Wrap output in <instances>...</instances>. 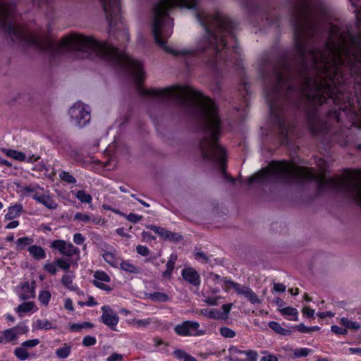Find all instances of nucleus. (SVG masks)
Listing matches in <instances>:
<instances>
[{
    "mask_svg": "<svg viewBox=\"0 0 361 361\" xmlns=\"http://www.w3.org/2000/svg\"><path fill=\"white\" fill-rule=\"evenodd\" d=\"M292 7L295 54L269 64L263 73L271 116L284 140L293 126L288 103L297 106L302 100L310 130L324 135L340 122L336 106L355 110L346 84L361 86V36L353 35L347 25H331L326 42L319 44L316 18L326 13V6L319 0H293Z\"/></svg>",
    "mask_w": 361,
    "mask_h": 361,
    "instance_id": "nucleus-1",
    "label": "nucleus"
},
{
    "mask_svg": "<svg viewBox=\"0 0 361 361\" xmlns=\"http://www.w3.org/2000/svg\"><path fill=\"white\" fill-rule=\"evenodd\" d=\"M15 11L13 0H0V26L13 42L34 45L52 57L71 54L77 59L106 61L113 66L129 71L137 83V90L141 95L152 96L162 100L172 98L181 106L192 109L202 135L200 148L204 159L219 164L222 175L227 178L226 152L218 142L221 134V121L216 106L211 99L196 90L179 86L162 90H145L140 84L144 74L140 61L114 45L99 42L91 36L73 34L65 36L59 43L49 38L36 37L12 22Z\"/></svg>",
    "mask_w": 361,
    "mask_h": 361,
    "instance_id": "nucleus-2",
    "label": "nucleus"
},
{
    "mask_svg": "<svg viewBox=\"0 0 361 361\" xmlns=\"http://www.w3.org/2000/svg\"><path fill=\"white\" fill-rule=\"evenodd\" d=\"M195 16L204 30L202 38V51L211 48L212 59L209 63L215 66L219 61L223 60L221 51L226 48L228 39H234L233 31L235 24L226 16L216 13L209 14L203 11L197 10Z\"/></svg>",
    "mask_w": 361,
    "mask_h": 361,
    "instance_id": "nucleus-3",
    "label": "nucleus"
},
{
    "mask_svg": "<svg viewBox=\"0 0 361 361\" xmlns=\"http://www.w3.org/2000/svg\"><path fill=\"white\" fill-rule=\"evenodd\" d=\"M310 180H317L320 185L325 183L324 178L316 174L312 169L297 166L286 161H274L269 163L266 168L250 176L247 183L250 185L254 182L264 184L271 182L301 183Z\"/></svg>",
    "mask_w": 361,
    "mask_h": 361,
    "instance_id": "nucleus-4",
    "label": "nucleus"
},
{
    "mask_svg": "<svg viewBox=\"0 0 361 361\" xmlns=\"http://www.w3.org/2000/svg\"><path fill=\"white\" fill-rule=\"evenodd\" d=\"M197 0H159L153 8L154 20L152 34L155 42L166 52L174 56L187 55L190 53L188 49L174 50L166 45L168 38L172 33V19L169 12L173 8H196Z\"/></svg>",
    "mask_w": 361,
    "mask_h": 361,
    "instance_id": "nucleus-5",
    "label": "nucleus"
},
{
    "mask_svg": "<svg viewBox=\"0 0 361 361\" xmlns=\"http://www.w3.org/2000/svg\"><path fill=\"white\" fill-rule=\"evenodd\" d=\"M37 5L47 3L49 0H32ZM106 19L110 27V37H114L123 43L129 39L128 30L121 22V6L119 0H101Z\"/></svg>",
    "mask_w": 361,
    "mask_h": 361,
    "instance_id": "nucleus-6",
    "label": "nucleus"
},
{
    "mask_svg": "<svg viewBox=\"0 0 361 361\" xmlns=\"http://www.w3.org/2000/svg\"><path fill=\"white\" fill-rule=\"evenodd\" d=\"M331 185L353 199L361 207V169L346 171L339 179H332Z\"/></svg>",
    "mask_w": 361,
    "mask_h": 361,
    "instance_id": "nucleus-7",
    "label": "nucleus"
},
{
    "mask_svg": "<svg viewBox=\"0 0 361 361\" xmlns=\"http://www.w3.org/2000/svg\"><path fill=\"white\" fill-rule=\"evenodd\" d=\"M68 113L71 123L78 128L85 126L90 121V107L82 102L75 103L70 108Z\"/></svg>",
    "mask_w": 361,
    "mask_h": 361,
    "instance_id": "nucleus-8",
    "label": "nucleus"
},
{
    "mask_svg": "<svg viewBox=\"0 0 361 361\" xmlns=\"http://www.w3.org/2000/svg\"><path fill=\"white\" fill-rule=\"evenodd\" d=\"M200 324L195 321H185L174 328L176 334L181 336H200L203 331L199 330Z\"/></svg>",
    "mask_w": 361,
    "mask_h": 361,
    "instance_id": "nucleus-9",
    "label": "nucleus"
},
{
    "mask_svg": "<svg viewBox=\"0 0 361 361\" xmlns=\"http://www.w3.org/2000/svg\"><path fill=\"white\" fill-rule=\"evenodd\" d=\"M51 247L57 249L59 252L68 257H72L79 252V249L74 247L73 244L62 240H56L51 243Z\"/></svg>",
    "mask_w": 361,
    "mask_h": 361,
    "instance_id": "nucleus-10",
    "label": "nucleus"
},
{
    "mask_svg": "<svg viewBox=\"0 0 361 361\" xmlns=\"http://www.w3.org/2000/svg\"><path fill=\"white\" fill-rule=\"evenodd\" d=\"M102 310L103 312L102 315V322L109 326L111 329H114V327L118 322V316L109 306H103Z\"/></svg>",
    "mask_w": 361,
    "mask_h": 361,
    "instance_id": "nucleus-11",
    "label": "nucleus"
},
{
    "mask_svg": "<svg viewBox=\"0 0 361 361\" xmlns=\"http://www.w3.org/2000/svg\"><path fill=\"white\" fill-rule=\"evenodd\" d=\"M94 277L95 279L94 280L93 283L96 287L106 291L111 290V288L109 286L103 283L110 281V277L104 271H97L94 273Z\"/></svg>",
    "mask_w": 361,
    "mask_h": 361,
    "instance_id": "nucleus-12",
    "label": "nucleus"
},
{
    "mask_svg": "<svg viewBox=\"0 0 361 361\" xmlns=\"http://www.w3.org/2000/svg\"><path fill=\"white\" fill-rule=\"evenodd\" d=\"M183 279L194 286L200 284L199 274L192 268H185L182 271Z\"/></svg>",
    "mask_w": 361,
    "mask_h": 361,
    "instance_id": "nucleus-13",
    "label": "nucleus"
},
{
    "mask_svg": "<svg viewBox=\"0 0 361 361\" xmlns=\"http://www.w3.org/2000/svg\"><path fill=\"white\" fill-rule=\"evenodd\" d=\"M32 198L38 202L42 203L48 209H54L57 207V204L55 203L48 195L39 192V193L34 194Z\"/></svg>",
    "mask_w": 361,
    "mask_h": 361,
    "instance_id": "nucleus-14",
    "label": "nucleus"
},
{
    "mask_svg": "<svg viewBox=\"0 0 361 361\" xmlns=\"http://www.w3.org/2000/svg\"><path fill=\"white\" fill-rule=\"evenodd\" d=\"M35 281H33L32 282V286L30 285L28 282H25L22 285V289L25 292V294H23L20 298L23 300H26L30 298H33L35 296L34 289H35Z\"/></svg>",
    "mask_w": 361,
    "mask_h": 361,
    "instance_id": "nucleus-15",
    "label": "nucleus"
},
{
    "mask_svg": "<svg viewBox=\"0 0 361 361\" xmlns=\"http://www.w3.org/2000/svg\"><path fill=\"white\" fill-rule=\"evenodd\" d=\"M74 278V274L72 271H69L68 274L63 276L61 279V283L66 288L71 290H75L76 288L73 285V279Z\"/></svg>",
    "mask_w": 361,
    "mask_h": 361,
    "instance_id": "nucleus-16",
    "label": "nucleus"
},
{
    "mask_svg": "<svg viewBox=\"0 0 361 361\" xmlns=\"http://www.w3.org/2000/svg\"><path fill=\"white\" fill-rule=\"evenodd\" d=\"M120 267L122 270L130 274H139L141 271L140 267L135 266L129 261L121 262Z\"/></svg>",
    "mask_w": 361,
    "mask_h": 361,
    "instance_id": "nucleus-17",
    "label": "nucleus"
},
{
    "mask_svg": "<svg viewBox=\"0 0 361 361\" xmlns=\"http://www.w3.org/2000/svg\"><path fill=\"white\" fill-rule=\"evenodd\" d=\"M268 325L270 329L279 334L283 336H288L291 334L292 331L290 330L283 328L281 324L276 322H270Z\"/></svg>",
    "mask_w": 361,
    "mask_h": 361,
    "instance_id": "nucleus-18",
    "label": "nucleus"
},
{
    "mask_svg": "<svg viewBox=\"0 0 361 361\" xmlns=\"http://www.w3.org/2000/svg\"><path fill=\"white\" fill-rule=\"evenodd\" d=\"M2 151L9 157H11L18 161H25L26 156L24 153L14 149H2Z\"/></svg>",
    "mask_w": 361,
    "mask_h": 361,
    "instance_id": "nucleus-19",
    "label": "nucleus"
},
{
    "mask_svg": "<svg viewBox=\"0 0 361 361\" xmlns=\"http://www.w3.org/2000/svg\"><path fill=\"white\" fill-rule=\"evenodd\" d=\"M28 251L35 259H41L45 257V252L43 248L37 245H32L28 248Z\"/></svg>",
    "mask_w": 361,
    "mask_h": 361,
    "instance_id": "nucleus-20",
    "label": "nucleus"
},
{
    "mask_svg": "<svg viewBox=\"0 0 361 361\" xmlns=\"http://www.w3.org/2000/svg\"><path fill=\"white\" fill-rule=\"evenodd\" d=\"M22 210L20 204H16L8 208V212L5 215V219L8 220L13 219L19 215Z\"/></svg>",
    "mask_w": 361,
    "mask_h": 361,
    "instance_id": "nucleus-21",
    "label": "nucleus"
},
{
    "mask_svg": "<svg viewBox=\"0 0 361 361\" xmlns=\"http://www.w3.org/2000/svg\"><path fill=\"white\" fill-rule=\"evenodd\" d=\"M224 281L228 287H232L238 295H243L247 288V286H242L226 278L224 279Z\"/></svg>",
    "mask_w": 361,
    "mask_h": 361,
    "instance_id": "nucleus-22",
    "label": "nucleus"
},
{
    "mask_svg": "<svg viewBox=\"0 0 361 361\" xmlns=\"http://www.w3.org/2000/svg\"><path fill=\"white\" fill-rule=\"evenodd\" d=\"M71 352V346L67 343H64L62 347L56 350V356L60 359L68 357Z\"/></svg>",
    "mask_w": 361,
    "mask_h": 361,
    "instance_id": "nucleus-23",
    "label": "nucleus"
},
{
    "mask_svg": "<svg viewBox=\"0 0 361 361\" xmlns=\"http://www.w3.org/2000/svg\"><path fill=\"white\" fill-rule=\"evenodd\" d=\"M242 295L245 296L252 304L259 305L262 302L258 296L249 287H247Z\"/></svg>",
    "mask_w": 361,
    "mask_h": 361,
    "instance_id": "nucleus-24",
    "label": "nucleus"
},
{
    "mask_svg": "<svg viewBox=\"0 0 361 361\" xmlns=\"http://www.w3.org/2000/svg\"><path fill=\"white\" fill-rule=\"evenodd\" d=\"M34 326L35 328H36L37 329H46V330H49V329H56V327L53 325V324L47 320V319H44V320H42V319H38L35 322V324H34Z\"/></svg>",
    "mask_w": 361,
    "mask_h": 361,
    "instance_id": "nucleus-25",
    "label": "nucleus"
},
{
    "mask_svg": "<svg viewBox=\"0 0 361 361\" xmlns=\"http://www.w3.org/2000/svg\"><path fill=\"white\" fill-rule=\"evenodd\" d=\"M149 298L154 302H164L170 300V297L167 294L161 292L151 293Z\"/></svg>",
    "mask_w": 361,
    "mask_h": 361,
    "instance_id": "nucleus-26",
    "label": "nucleus"
},
{
    "mask_svg": "<svg viewBox=\"0 0 361 361\" xmlns=\"http://www.w3.org/2000/svg\"><path fill=\"white\" fill-rule=\"evenodd\" d=\"M239 353L245 354L247 355L246 359H240V358H233L231 359L232 361H257V354L256 352L252 350H247V351H242V350H238Z\"/></svg>",
    "mask_w": 361,
    "mask_h": 361,
    "instance_id": "nucleus-27",
    "label": "nucleus"
},
{
    "mask_svg": "<svg viewBox=\"0 0 361 361\" xmlns=\"http://www.w3.org/2000/svg\"><path fill=\"white\" fill-rule=\"evenodd\" d=\"M341 324L343 326H344L345 327V329H350L357 330L360 329L361 327L360 324H358L357 322H351L348 318L345 317H343L341 319Z\"/></svg>",
    "mask_w": 361,
    "mask_h": 361,
    "instance_id": "nucleus-28",
    "label": "nucleus"
},
{
    "mask_svg": "<svg viewBox=\"0 0 361 361\" xmlns=\"http://www.w3.org/2000/svg\"><path fill=\"white\" fill-rule=\"evenodd\" d=\"M32 242H33V239L28 238V237H23V238H18L16 241L17 250H23L27 245H29L31 243H32Z\"/></svg>",
    "mask_w": 361,
    "mask_h": 361,
    "instance_id": "nucleus-29",
    "label": "nucleus"
},
{
    "mask_svg": "<svg viewBox=\"0 0 361 361\" xmlns=\"http://www.w3.org/2000/svg\"><path fill=\"white\" fill-rule=\"evenodd\" d=\"M14 354L20 360H25L29 357L26 348L22 345L15 349Z\"/></svg>",
    "mask_w": 361,
    "mask_h": 361,
    "instance_id": "nucleus-30",
    "label": "nucleus"
},
{
    "mask_svg": "<svg viewBox=\"0 0 361 361\" xmlns=\"http://www.w3.org/2000/svg\"><path fill=\"white\" fill-rule=\"evenodd\" d=\"M75 197L82 203H91L92 200V196L84 190H78Z\"/></svg>",
    "mask_w": 361,
    "mask_h": 361,
    "instance_id": "nucleus-31",
    "label": "nucleus"
},
{
    "mask_svg": "<svg viewBox=\"0 0 361 361\" xmlns=\"http://www.w3.org/2000/svg\"><path fill=\"white\" fill-rule=\"evenodd\" d=\"M39 190H43V189L39 185H27L22 188L21 192L24 195L29 193H33L34 195L35 193H39Z\"/></svg>",
    "mask_w": 361,
    "mask_h": 361,
    "instance_id": "nucleus-32",
    "label": "nucleus"
},
{
    "mask_svg": "<svg viewBox=\"0 0 361 361\" xmlns=\"http://www.w3.org/2000/svg\"><path fill=\"white\" fill-rule=\"evenodd\" d=\"M94 324L89 322H85L81 324H73L71 326V330L75 331H80L82 329H91L93 328Z\"/></svg>",
    "mask_w": 361,
    "mask_h": 361,
    "instance_id": "nucleus-33",
    "label": "nucleus"
},
{
    "mask_svg": "<svg viewBox=\"0 0 361 361\" xmlns=\"http://www.w3.org/2000/svg\"><path fill=\"white\" fill-rule=\"evenodd\" d=\"M280 312L282 314L286 316H294L295 318L293 319L294 321L298 320V311L295 308L291 307H287L284 308H281Z\"/></svg>",
    "mask_w": 361,
    "mask_h": 361,
    "instance_id": "nucleus-34",
    "label": "nucleus"
},
{
    "mask_svg": "<svg viewBox=\"0 0 361 361\" xmlns=\"http://www.w3.org/2000/svg\"><path fill=\"white\" fill-rule=\"evenodd\" d=\"M3 334L5 337L6 343L13 341L17 337V333L16 331L15 328H11V329L5 330L3 332Z\"/></svg>",
    "mask_w": 361,
    "mask_h": 361,
    "instance_id": "nucleus-35",
    "label": "nucleus"
},
{
    "mask_svg": "<svg viewBox=\"0 0 361 361\" xmlns=\"http://www.w3.org/2000/svg\"><path fill=\"white\" fill-rule=\"evenodd\" d=\"M33 307L34 303L32 302H23L17 307L16 311L18 313L28 312L31 311Z\"/></svg>",
    "mask_w": 361,
    "mask_h": 361,
    "instance_id": "nucleus-36",
    "label": "nucleus"
},
{
    "mask_svg": "<svg viewBox=\"0 0 361 361\" xmlns=\"http://www.w3.org/2000/svg\"><path fill=\"white\" fill-rule=\"evenodd\" d=\"M147 228L153 231L154 233H157L160 237H161L164 239L165 238L166 234L167 233L166 229L154 225H148L147 226Z\"/></svg>",
    "mask_w": 361,
    "mask_h": 361,
    "instance_id": "nucleus-37",
    "label": "nucleus"
},
{
    "mask_svg": "<svg viewBox=\"0 0 361 361\" xmlns=\"http://www.w3.org/2000/svg\"><path fill=\"white\" fill-rule=\"evenodd\" d=\"M167 233L165 235L164 240H169L173 242H178L182 240L181 235L177 233H173L170 231H166Z\"/></svg>",
    "mask_w": 361,
    "mask_h": 361,
    "instance_id": "nucleus-38",
    "label": "nucleus"
},
{
    "mask_svg": "<svg viewBox=\"0 0 361 361\" xmlns=\"http://www.w3.org/2000/svg\"><path fill=\"white\" fill-rule=\"evenodd\" d=\"M310 351L311 350L308 348H296L293 350V357L299 358L302 357H307Z\"/></svg>",
    "mask_w": 361,
    "mask_h": 361,
    "instance_id": "nucleus-39",
    "label": "nucleus"
},
{
    "mask_svg": "<svg viewBox=\"0 0 361 361\" xmlns=\"http://www.w3.org/2000/svg\"><path fill=\"white\" fill-rule=\"evenodd\" d=\"M55 263L58 267L68 271L71 267V264L65 259L60 258L55 260Z\"/></svg>",
    "mask_w": 361,
    "mask_h": 361,
    "instance_id": "nucleus-40",
    "label": "nucleus"
},
{
    "mask_svg": "<svg viewBox=\"0 0 361 361\" xmlns=\"http://www.w3.org/2000/svg\"><path fill=\"white\" fill-rule=\"evenodd\" d=\"M220 334L224 338H231L235 336L234 331L228 327H222L220 329Z\"/></svg>",
    "mask_w": 361,
    "mask_h": 361,
    "instance_id": "nucleus-41",
    "label": "nucleus"
},
{
    "mask_svg": "<svg viewBox=\"0 0 361 361\" xmlns=\"http://www.w3.org/2000/svg\"><path fill=\"white\" fill-rule=\"evenodd\" d=\"M61 179L68 183H75L76 182L75 178L69 173L63 171L59 175Z\"/></svg>",
    "mask_w": 361,
    "mask_h": 361,
    "instance_id": "nucleus-42",
    "label": "nucleus"
},
{
    "mask_svg": "<svg viewBox=\"0 0 361 361\" xmlns=\"http://www.w3.org/2000/svg\"><path fill=\"white\" fill-rule=\"evenodd\" d=\"M51 298V293L49 291L43 290L39 295V301L44 304L47 305Z\"/></svg>",
    "mask_w": 361,
    "mask_h": 361,
    "instance_id": "nucleus-43",
    "label": "nucleus"
},
{
    "mask_svg": "<svg viewBox=\"0 0 361 361\" xmlns=\"http://www.w3.org/2000/svg\"><path fill=\"white\" fill-rule=\"evenodd\" d=\"M151 323L150 319H134L132 324L137 327H147Z\"/></svg>",
    "mask_w": 361,
    "mask_h": 361,
    "instance_id": "nucleus-44",
    "label": "nucleus"
},
{
    "mask_svg": "<svg viewBox=\"0 0 361 361\" xmlns=\"http://www.w3.org/2000/svg\"><path fill=\"white\" fill-rule=\"evenodd\" d=\"M97 342L96 338L94 336H87L82 339V345L85 347H90L94 345Z\"/></svg>",
    "mask_w": 361,
    "mask_h": 361,
    "instance_id": "nucleus-45",
    "label": "nucleus"
},
{
    "mask_svg": "<svg viewBox=\"0 0 361 361\" xmlns=\"http://www.w3.org/2000/svg\"><path fill=\"white\" fill-rule=\"evenodd\" d=\"M39 343V339H32L23 342L21 345L25 348H32Z\"/></svg>",
    "mask_w": 361,
    "mask_h": 361,
    "instance_id": "nucleus-46",
    "label": "nucleus"
},
{
    "mask_svg": "<svg viewBox=\"0 0 361 361\" xmlns=\"http://www.w3.org/2000/svg\"><path fill=\"white\" fill-rule=\"evenodd\" d=\"M44 269L51 274L54 275L57 271V265L56 264L55 262L54 263L47 264L44 266Z\"/></svg>",
    "mask_w": 361,
    "mask_h": 361,
    "instance_id": "nucleus-47",
    "label": "nucleus"
},
{
    "mask_svg": "<svg viewBox=\"0 0 361 361\" xmlns=\"http://www.w3.org/2000/svg\"><path fill=\"white\" fill-rule=\"evenodd\" d=\"M136 251L137 252L142 255V256H147L149 254V249L146 247V246H144V245H137L136 247Z\"/></svg>",
    "mask_w": 361,
    "mask_h": 361,
    "instance_id": "nucleus-48",
    "label": "nucleus"
},
{
    "mask_svg": "<svg viewBox=\"0 0 361 361\" xmlns=\"http://www.w3.org/2000/svg\"><path fill=\"white\" fill-rule=\"evenodd\" d=\"M177 257L176 255H171L169 261L166 263V269L170 271H173L175 267V262L176 261Z\"/></svg>",
    "mask_w": 361,
    "mask_h": 361,
    "instance_id": "nucleus-49",
    "label": "nucleus"
},
{
    "mask_svg": "<svg viewBox=\"0 0 361 361\" xmlns=\"http://www.w3.org/2000/svg\"><path fill=\"white\" fill-rule=\"evenodd\" d=\"M195 259L203 263L209 262V257L203 252H197L195 255Z\"/></svg>",
    "mask_w": 361,
    "mask_h": 361,
    "instance_id": "nucleus-50",
    "label": "nucleus"
},
{
    "mask_svg": "<svg viewBox=\"0 0 361 361\" xmlns=\"http://www.w3.org/2000/svg\"><path fill=\"white\" fill-rule=\"evenodd\" d=\"M74 218L84 222H88L90 221V217L89 215L80 212L75 214Z\"/></svg>",
    "mask_w": 361,
    "mask_h": 361,
    "instance_id": "nucleus-51",
    "label": "nucleus"
},
{
    "mask_svg": "<svg viewBox=\"0 0 361 361\" xmlns=\"http://www.w3.org/2000/svg\"><path fill=\"white\" fill-rule=\"evenodd\" d=\"M331 329L334 333L338 335H345L348 333V330L346 329H342L336 325L332 326Z\"/></svg>",
    "mask_w": 361,
    "mask_h": 361,
    "instance_id": "nucleus-52",
    "label": "nucleus"
},
{
    "mask_svg": "<svg viewBox=\"0 0 361 361\" xmlns=\"http://www.w3.org/2000/svg\"><path fill=\"white\" fill-rule=\"evenodd\" d=\"M103 257L106 262H108L109 264H112V265L114 264L115 259H114V256L112 253L108 252H105L103 255Z\"/></svg>",
    "mask_w": 361,
    "mask_h": 361,
    "instance_id": "nucleus-53",
    "label": "nucleus"
},
{
    "mask_svg": "<svg viewBox=\"0 0 361 361\" xmlns=\"http://www.w3.org/2000/svg\"><path fill=\"white\" fill-rule=\"evenodd\" d=\"M127 219L130 221V222H133V223H137L140 220L142 219V216H138L135 214H133V213H130L129 214L128 216H127Z\"/></svg>",
    "mask_w": 361,
    "mask_h": 361,
    "instance_id": "nucleus-54",
    "label": "nucleus"
},
{
    "mask_svg": "<svg viewBox=\"0 0 361 361\" xmlns=\"http://www.w3.org/2000/svg\"><path fill=\"white\" fill-rule=\"evenodd\" d=\"M174 355L178 359H185L189 355L183 350H176L173 352Z\"/></svg>",
    "mask_w": 361,
    "mask_h": 361,
    "instance_id": "nucleus-55",
    "label": "nucleus"
},
{
    "mask_svg": "<svg viewBox=\"0 0 361 361\" xmlns=\"http://www.w3.org/2000/svg\"><path fill=\"white\" fill-rule=\"evenodd\" d=\"M73 241L75 243L78 245H81L85 241V238L82 236L81 233H76L73 236Z\"/></svg>",
    "mask_w": 361,
    "mask_h": 361,
    "instance_id": "nucleus-56",
    "label": "nucleus"
},
{
    "mask_svg": "<svg viewBox=\"0 0 361 361\" xmlns=\"http://www.w3.org/2000/svg\"><path fill=\"white\" fill-rule=\"evenodd\" d=\"M122 360H123L122 355L114 353L106 359V361H117V360L121 361Z\"/></svg>",
    "mask_w": 361,
    "mask_h": 361,
    "instance_id": "nucleus-57",
    "label": "nucleus"
},
{
    "mask_svg": "<svg viewBox=\"0 0 361 361\" xmlns=\"http://www.w3.org/2000/svg\"><path fill=\"white\" fill-rule=\"evenodd\" d=\"M274 290L276 292L283 293L286 290V286L283 283H274Z\"/></svg>",
    "mask_w": 361,
    "mask_h": 361,
    "instance_id": "nucleus-58",
    "label": "nucleus"
},
{
    "mask_svg": "<svg viewBox=\"0 0 361 361\" xmlns=\"http://www.w3.org/2000/svg\"><path fill=\"white\" fill-rule=\"evenodd\" d=\"M219 298H220V297H215V298L208 297V298H206V299L204 300V302L209 305H215L217 304V301Z\"/></svg>",
    "mask_w": 361,
    "mask_h": 361,
    "instance_id": "nucleus-59",
    "label": "nucleus"
},
{
    "mask_svg": "<svg viewBox=\"0 0 361 361\" xmlns=\"http://www.w3.org/2000/svg\"><path fill=\"white\" fill-rule=\"evenodd\" d=\"M294 328L301 333H309V327L306 326L303 324L297 325Z\"/></svg>",
    "mask_w": 361,
    "mask_h": 361,
    "instance_id": "nucleus-60",
    "label": "nucleus"
},
{
    "mask_svg": "<svg viewBox=\"0 0 361 361\" xmlns=\"http://www.w3.org/2000/svg\"><path fill=\"white\" fill-rule=\"evenodd\" d=\"M14 328L16 329L17 334H25L28 331L27 326H18Z\"/></svg>",
    "mask_w": 361,
    "mask_h": 361,
    "instance_id": "nucleus-61",
    "label": "nucleus"
},
{
    "mask_svg": "<svg viewBox=\"0 0 361 361\" xmlns=\"http://www.w3.org/2000/svg\"><path fill=\"white\" fill-rule=\"evenodd\" d=\"M302 313L306 314L308 317H313V315L314 314V310L311 309L309 307H305L302 309Z\"/></svg>",
    "mask_w": 361,
    "mask_h": 361,
    "instance_id": "nucleus-62",
    "label": "nucleus"
},
{
    "mask_svg": "<svg viewBox=\"0 0 361 361\" xmlns=\"http://www.w3.org/2000/svg\"><path fill=\"white\" fill-rule=\"evenodd\" d=\"M260 361H278V359L276 356L273 355H269L267 356H263Z\"/></svg>",
    "mask_w": 361,
    "mask_h": 361,
    "instance_id": "nucleus-63",
    "label": "nucleus"
},
{
    "mask_svg": "<svg viewBox=\"0 0 361 361\" xmlns=\"http://www.w3.org/2000/svg\"><path fill=\"white\" fill-rule=\"evenodd\" d=\"M64 307L67 310H69L71 311L73 310L72 300L71 299H66L65 301Z\"/></svg>",
    "mask_w": 361,
    "mask_h": 361,
    "instance_id": "nucleus-64",
    "label": "nucleus"
}]
</instances>
